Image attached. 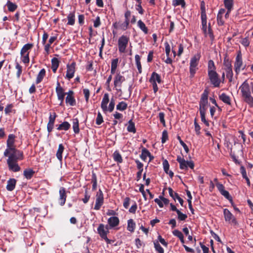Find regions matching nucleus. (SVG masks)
<instances>
[{"mask_svg": "<svg viewBox=\"0 0 253 253\" xmlns=\"http://www.w3.org/2000/svg\"><path fill=\"white\" fill-rule=\"evenodd\" d=\"M109 101V94L106 93L104 94L101 103V108L102 109L104 113H106L107 111L112 112L115 107V101L113 97H112L108 107H107V104Z\"/></svg>", "mask_w": 253, "mask_h": 253, "instance_id": "obj_3", "label": "nucleus"}, {"mask_svg": "<svg viewBox=\"0 0 253 253\" xmlns=\"http://www.w3.org/2000/svg\"><path fill=\"white\" fill-rule=\"evenodd\" d=\"M103 122L102 116L100 112L97 113V118L96 119V124L98 125H101Z\"/></svg>", "mask_w": 253, "mask_h": 253, "instance_id": "obj_54", "label": "nucleus"}, {"mask_svg": "<svg viewBox=\"0 0 253 253\" xmlns=\"http://www.w3.org/2000/svg\"><path fill=\"white\" fill-rule=\"evenodd\" d=\"M33 47L32 43H27L22 48L20 51V55L22 61L24 63H28L30 61L29 51Z\"/></svg>", "mask_w": 253, "mask_h": 253, "instance_id": "obj_5", "label": "nucleus"}, {"mask_svg": "<svg viewBox=\"0 0 253 253\" xmlns=\"http://www.w3.org/2000/svg\"><path fill=\"white\" fill-rule=\"evenodd\" d=\"M127 130L128 132L135 133L136 129L135 127V124L132 122V120H130L128 122V126H127Z\"/></svg>", "mask_w": 253, "mask_h": 253, "instance_id": "obj_32", "label": "nucleus"}, {"mask_svg": "<svg viewBox=\"0 0 253 253\" xmlns=\"http://www.w3.org/2000/svg\"><path fill=\"white\" fill-rule=\"evenodd\" d=\"M64 150V147L63 145L62 144H59L56 155L57 159L60 161H61L62 160V153H63Z\"/></svg>", "mask_w": 253, "mask_h": 253, "instance_id": "obj_29", "label": "nucleus"}, {"mask_svg": "<svg viewBox=\"0 0 253 253\" xmlns=\"http://www.w3.org/2000/svg\"><path fill=\"white\" fill-rule=\"evenodd\" d=\"M75 14L74 13H70L68 16V24L70 25H73L75 24Z\"/></svg>", "mask_w": 253, "mask_h": 253, "instance_id": "obj_41", "label": "nucleus"}, {"mask_svg": "<svg viewBox=\"0 0 253 253\" xmlns=\"http://www.w3.org/2000/svg\"><path fill=\"white\" fill-rule=\"evenodd\" d=\"M45 75V69H42V70H41V71H40V72L39 73V74L37 77V79H36V83L37 84H39L40 83H41L42 82V80Z\"/></svg>", "mask_w": 253, "mask_h": 253, "instance_id": "obj_30", "label": "nucleus"}, {"mask_svg": "<svg viewBox=\"0 0 253 253\" xmlns=\"http://www.w3.org/2000/svg\"><path fill=\"white\" fill-rule=\"evenodd\" d=\"M185 1L184 0H173L172 1V5L174 6H176L178 5H181L182 7L185 6Z\"/></svg>", "mask_w": 253, "mask_h": 253, "instance_id": "obj_46", "label": "nucleus"}, {"mask_svg": "<svg viewBox=\"0 0 253 253\" xmlns=\"http://www.w3.org/2000/svg\"><path fill=\"white\" fill-rule=\"evenodd\" d=\"M74 92L72 90H69L67 93V96L66 97V103L69 104L70 106H74L76 104V100L73 96Z\"/></svg>", "mask_w": 253, "mask_h": 253, "instance_id": "obj_20", "label": "nucleus"}, {"mask_svg": "<svg viewBox=\"0 0 253 253\" xmlns=\"http://www.w3.org/2000/svg\"><path fill=\"white\" fill-rule=\"evenodd\" d=\"M242 65L243 61L242 58V54L241 52H239L236 57V60L234 63L235 71L237 74H238L240 72Z\"/></svg>", "mask_w": 253, "mask_h": 253, "instance_id": "obj_16", "label": "nucleus"}, {"mask_svg": "<svg viewBox=\"0 0 253 253\" xmlns=\"http://www.w3.org/2000/svg\"><path fill=\"white\" fill-rule=\"evenodd\" d=\"M15 138L14 134H10L8 135L6 141V148L3 153V155L7 157V164L9 170L13 172H18L21 169L18 161L24 159V155L22 151L16 148L14 144Z\"/></svg>", "mask_w": 253, "mask_h": 253, "instance_id": "obj_1", "label": "nucleus"}, {"mask_svg": "<svg viewBox=\"0 0 253 253\" xmlns=\"http://www.w3.org/2000/svg\"><path fill=\"white\" fill-rule=\"evenodd\" d=\"M176 160L179 164V168L181 169L187 170L188 167L191 169H193L194 168V163L193 161H185L180 156L177 157Z\"/></svg>", "mask_w": 253, "mask_h": 253, "instance_id": "obj_6", "label": "nucleus"}, {"mask_svg": "<svg viewBox=\"0 0 253 253\" xmlns=\"http://www.w3.org/2000/svg\"><path fill=\"white\" fill-rule=\"evenodd\" d=\"M95 200V204L94 209L95 210H99L104 203V197L102 191L99 189L97 192Z\"/></svg>", "mask_w": 253, "mask_h": 253, "instance_id": "obj_13", "label": "nucleus"}, {"mask_svg": "<svg viewBox=\"0 0 253 253\" xmlns=\"http://www.w3.org/2000/svg\"><path fill=\"white\" fill-rule=\"evenodd\" d=\"M135 228V223L134 222L133 220L132 219H130L127 221V229L132 232L134 231Z\"/></svg>", "mask_w": 253, "mask_h": 253, "instance_id": "obj_31", "label": "nucleus"}, {"mask_svg": "<svg viewBox=\"0 0 253 253\" xmlns=\"http://www.w3.org/2000/svg\"><path fill=\"white\" fill-rule=\"evenodd\" d=\"M56 117H57V115L55 112H53L52 113H50L49 114V116L48 122H49L50 123L54 124Z\"/></svg>", "mask_w": 253, "mask_h": 253, "instance_id": "obj_51", "label": "nucleus"}, {"mask_svg": "<svg viewBox=\"0 0 253 253\" xmlns=\"http://www.w3.org/2000/svg\"><path fill=\"white\" fill-rule=\"evenodd\" d=\"M135 162L136 164L137 168L139 169V170L143 171V164L142 163H141L138 160H136L135 161Z\"/></svg>", "mask_w": 253, "mask_h": 253, "instance_id": "obj_64", "label": "nucleus"}, {"mask_svg": "<svg viewBox=\"0 0 253 253\" xmlns=\"http://www.w3.org/2000/svg\"><path fill=\"white\" fill-rule=\"evenodd\" d=\"M162 143H165L166 141L168 139V133L166 130H164L162 132Z\"/></svg>", "mask_w": 253, "mask_h": 253, "instance_id": "obj_52", "label": "nucleus"}, {"mask_svg": "<svg viewBox=\"0 0 253 253\" xmlns=\"http://www.w3.org/2000/svg\"><path fill=\"white\" fill-rule=\"evenodd\" d=\"M90 198V195L88 194L87 190H85L84 192V197L83 199V201L84 204L88 202Z\"/></svg>", "mask_w": 253, "mask_h": 253, "instance_id": "obj_61", "label": "nucleus"}, {"mask_svg": "<svg viewBox=\"0 0 253 253\" xmlns=\"http://www.w3.org/2000/svg\"><path fill=\"white\" fill-rule=\"evenodd\" d=\"M227 78H229V81H231L233 75L232 68L225 69Z\"/></svg>", "mask_w": 253, "mask_h": 253, "instance_id": "obj_47", "label": "nucleus"}, {"mask_svg": "<svg viewBox=\"0 0 253 253\" xmlns=\"http://www.w3.org/2000/svg\"><path fill=\"white\" fill-rule=\"evenodd\" d=\"M223 214L225 220L226 222L229 223H232L234 225L237 224L238 222L236 218L228 209H224Z\"/></svg>", "mask_w": 253, "mask_h": 253, "instance_id": "obj_10", "label": "nucleus"}, {"mask_svg": "<svg viewBox=\"0 0 253 253\" xmlns=\"http://www.w3.org/2000/svg\"><path fill=\"white\" fill-rule=\"evenodd\" d=\"M119 219L117 216H112L108 218V223L110 228H114L118 226L119 224Z\"/></svg>", "mask_w": 253, "mask_h": 253, "instance_id": "obj_23", "label": "nucleus"}, {"mask_svg": "<svg viewBox=\"0 0 253 253\" xmlns=\"http://www.w3.org/2000/svg\"><path fill=\"white\" fill-rule=\"evenodd\" d=\"M127 107V104L124 102L122 101L121 102H119L118 105L116 106V109L118 110L123 111L125 110Z\"/></svg>", "mask_w": 253, "mask_h": 253, "instance_id": "obj_40", "label": "nucleus"}, {"mask_svg": "<svg viewBox=\"0 0 253 253\" xmlns=\"http://www.w3.org/2000/svg\"><path fill=\"white\" fill-rule=\"evenodd\" d=\"M59 64V61L57 58L54 57L51 59V69L54 73H56Z\"/></svg>", "mask_w": 253, "mask_h": 253, "instance_id": "obj_28", "label": "nucleus"}, {"mask_svg": "<svg viewBox=\"0 0 253 253\" xmlns=\"http://www.w3.org/2000/svg\"><path fill=\"white\" fill-rule=\"evenodd\" d=\"M225 12V9L221 8L219 9L217 15V22L219 26H222L224 24V14Z\"/></svg>", "mask_w": 253, "mask_h": 253, "instance_id": "obj_19", "label": "nucleus"}, {"mask_svg": "<svg viewBox=\"0 0 253 253\" xmlns=\"http://www.w3.org/2000/svg\"><path fill=\"white\" fill-rule=\"evenodd\" d=\"M178 139L179 140L180 144L182 146L185 152L187 153H188L189 148L188 146L186 145V144L181 139L179 136H178Z\"/></svg>", "mask_w": 253, "mask_h": 253, "instance_id": "obj_57", "label": "nucleus"}, {"mask_svg": "<svg viewBox=\"0 0 253 253\" xmlns=\"http://www.w3.org/2000/svg\"><path fill=\"white\" fill-rule=\"evenodd\" d=\"M97 232L101 238L103 239L106 237L109 233L108 226H105L103 224H100L97 228Z\"/></svg>", "mask_w": 253, "mask_h": 253, "instance_id": "obj_17", "label": "nucleus"}, {"mask_svg": "<svg viewBox=\"0 0 253 253\" xmlns=\"http://www.w3.org/2000/svg\"><path fill=\"white\" fill-rule=\"evenodd\" d=\"M129 40V38L126 36L123 35L119 38L118 40V48L120 52H125Z\"/></svg>", "mask_w": 253, "mask_h": 253, "instance_id": "obj_9", "label": "nucleus"}, {"mask_svg": "<svg viewBox=\"0 0 253 253\" xmlns=\"http://www.w3.org/2000/svg\"><path fill=\"white\" fill-rule=\"evenodd\" d=\"M57 129L58 130H68L71 127V125L68 122H64L62 124L57 126Z\"/></svg>", "mask_w": 253, "mask_h": 253, "instance_id": "obj_26", "label": "nucleus"}, {"mask_svg": "<svg viewBox=\"0 0 253 253\" xmlns=\"http://www.w3.org/2000/svg\"><path fill=\"white\" fill-rule=\"evenodd\" d=\"M163 168L165 172H167V171H168L169 169V164L168 163V161L166 160H164L163 162Z\"/></svg>", "mask_w": 253, "mask_h": 253, "instance_id": "obj_63", "label": "nucleus"}, {"mask_svg": "<svg viewBox=\"0 0 253 253\" xmlns=\"http://www.w3.org/2000/svg\"><path fill=\"white\" fill-rule=\"evenodd\" d=\"M15 68L17 70L16 73L17 78L19 79L22 72V67L18 62H16Z\"/></svg>", "mask_w": 253, "mask_h": 253, "instance_id": "obj_45", "label": "nucleus"}, {"mask_svg": "<svg viewBox=\"0 0 253 253\" xmlns=\"http://www.w3.org/2000/svg\"><path fill=\"white\" fill-rule=\"evenodd\" d=\"M148 157H151V154L149 151L146 148H143L140 155L141 159L143 161H146Z\"/></svg>", "mask_w": 253, "mask_h": 253, "instance_id": "obj_35", "label": "nucleus"}, {"mask_svg": "<svg viewBox=\"0 0 253 253\" xmlns=\"http://www.w3.org/2000/svg\"><path fill=\"white\" fill-rule=\"evenodd\" d=\"M35 172L34 171L31 169H26L23 172V175L27 179H30L33 176Z\"/></svg>", "mask_w": 253, "mask_h": 253, "instance_id": "obj_33", "label": "nucleus"}, {"mask_svg": "<svg viewBox=\"0 0 253 253\" xmlns=\"http://www.w3.org/2000/svg\"><path fill=\"white\" fill-rule=\"evenodd\" d=\"M223 65L225 67V69L232 68V65L231 61L226 58H225L223 61Z\"/></svg>", "mask_w": 253, "mask_h": 253, "instance_id": "obj_50", "label": "nucleus"}, {"mask_svg": "<svg viewBox=\"0 0 253 253\" xmlns=\"http://www.w3.org/2000/svg\"><path fill=\"white\" fill-rule=\"evenodd\" d=\"M130 202V198L128 197H126L124 199L123 206L125 208L127 209L129 205Z\"/></svg>", "mask_w": 253, "mask_h": 253, "instance_id": "obj_62", "label": "nucleus"}, {"mask_svg": "<svg viewBox=\"0 0 253 253\" xmlns=\"http://www.w3.org/2000/svg\"><path fill=\"white\" fill-rule=\"evenodd\" d=\"M137 26L145 34L148 33V28L142 21L139 20L137 22Z\"/></svg>", "mask_w": 253, "mask_h": 253, "instance_id": "obj_36", "label": "nucleus"}, {"mask_svg": "<svg viewBox=\"0 0 253 253\" xmlns=\"http://www.w3.org/2000/svg\"><path fill=\"white\" fill-rule=\"evenodd\" d=\"M208 76L211 84L214 87L219 86L220 80L218 77V75L216 72V71L208 73Z\"/></svg>", "mask_w": 253, "mask_h": 253, "instance_id": "obj_11", "label": "nucleus"}, {"mask_svg": "<svg viewBox=\"0 0 253 253\" xmlns=\"http://www.w3.org/2000/svg\"><path fill=\"white\" fill-rule=\"evenodd\" d=\"M219 98L224 103L230 105L231 104V99L230 97L225 93H222L219 95Z\"/></svg>", "mask_w": 253, "mask_h": 253, "instance_id": "obj_24", "label": "nucleus"}, {"mask_svg": "<svg viewBox=\"0 0 253 253\" xmlns=\"http://www.w3.org/2000/svg\"><path fill=\"white\" fill-rule=\"evenodd\" d=\"M169 193L171 197L173 198V199L175 201L176 199L178 201L181 206H183L184 201L182 198H181L178 194L175 192H174L171 188L169 187L168 188Z\"/></svg>", "mask_w": 253, "mask_h": 253, "instance_id": "obj_22", "label": "nucleus"}, {"mask_svg": "<svg viewBox=\"0 0 253 253\" xmlns=\"http://www.w3.org/2000/svg\"><path fill=\"white\" fill-rule=\"evenodd\" d=\"M83 93L84 95V97L85 98V100L86 102L88 101L89 95H90V92L89 89L87 88H84L83 89Z\"/></svg>", "mask_w": 253, "mask_h": 253, "instance_id": "obj_59", "label": "nucleus"}, {"mask_svg": "<svg viewBox=\"0 0 253 253\" xmlns=\"http://www.w3.org/2000/svg\"><path fill=\"white\" fill-rule=\"evenodd\" d=\"M56 92L57 93L58 99L60 101L59 105L62 106L64 99L65 95L66 93L64 92L63 88L60 86L58 82H57V83Z\"/></svg>", "mask_w": 253, "mask_h": 253, "instance_id": "obj_14", "label": "nucleus"}, {"mask_svg": "<svg viewBox=\"0 0 253 253\" xmlns=\"http://www.w3.org/2000/svg\"><path fill=\"white\" fill-rule=\"evenodd\" d=\"M59 203L60 206H63L65 203L67 197L65 188L61 187L59 189Z\"/></svg>", "mask_w": 253, "mask_h": 253, "instance_id": "obj_18", "label": "nucleus"}, {"mask_svg": "<svg viewBox=\"0 0 253 253\" xmlns=\"http://www.w3.org/2000/svg\"><path fill=\"white\" fill-rule=\"evenodd\" d=\"M177 214V217L179 220L183 221L187 218V215L186 214L182 213L179 210L176 212Z\"/></svg>", "mask_w": 253, "mask_h": 253, "instance_id": "obj_49", "label": "nucleus"}, {"mask_svg": "<svg viewBox=\"0 0 253 253\" xmlns=\"http://www.w3.org/2000/svg\"><path fill=\"white\" fill-rule=\"evenodd\" d=\"M215 67L214 62L212 60H210L208 62V73L215 72Z\"/></svg>", "mask_w": 253, "mask_h": 253, "instance_id": "obj_43", "label": "nucleus"}, {"mask_svg": "<svg viewBox=\"0 0 253 253\" xmlns=\"http://www.w3.org/2000/svg\"><path fill=\"white\" fill-rule=\"evenodd\" d=\"M202 30L206 36H209L211 40L213 39V35L212 33L210 23L209 24L208 29L207 30V16L204 14L202 15Z\"/></svg>", "mask_w": 253, "mask_h": 253, "instance_id": "obj_7", "label": "nucleus"}, {"mask_svg": "<svg viewBox=\"0 0 253 253\" xmlns=\"http://www.w3.org/2000/svg\"><path fill=\"white\" fill-rule=\"evenodd\" d=\"M149 81H154L156 83L160 84L162 83V80L160 75L154 72L152 73Z\"/></svg>", "mask_w": 253, "mask_h": 253, "instance_id": "obj_27", "label": "nucleus"}, {"mask_svg": "<svg viewBox=\"0 0 253 253\" xmlns=\"http://www.w3.org/2000/svg\"><path fill=\"white\" fill-rule=\"evenodd\" d=\"M135 60L137 66V68L138 69L139 73H141L142 72V68L140 62V57L139 55H135Z\"/></svg>", "mask_w": 253, "mask_h": 253, "instance_id": "obj_38", "label": "nucleus"}, {"mask_svg": "<svg viewBox=\"0 0 253 253\" xmlns=\"http://www.w3.org/2000/svg\"><path fill=\"white\" fill-rule=\"evenodd\" d=\"M166 54L167 55V59L164 60L165 62L167 64H171L172 62V59L170 55V46L168 42L165 43Z\"/></svg>", "mask_w": 253, "mask_h": 253, "instance_id": "obj_21", "label": "nucleus"}, {"mask_svg": "<svg viewBox=\"0 0 253 253\" xmlns=\"http://www.w3.org/2000/svg\"><path fill=\"white\" fill-rule=\"evenodd\" d=\"M113 158L115 161L121 163L123 162V159L121 155L118 151H115L113 154Z\"/></svg>", "mask_w": 253, "mask_h": 253, "instance_id": "obj_42", "label": "nucleus"}, {"mask_svg": "<svg viewBox=\"0 0 253 253\" xmlns=\"http://www.w3.org/2000/svg\"><path fill=\"white\" fill-rule=\"evenodd\" d=\"M208 102H200L199 111L201 118V121L207 126H209V122L206 119V112L208 108Z\"/></svg>", "mask_w": 253, "mask_h": 253, "instance_id": "obj_8", "label": "nucleus"}, {"mask_svg": "<svg viewBox=\"0 0 253 253\" xmlns=\"http://www.w3.org/2000/svg\"><path fill=\"white\" fill-rule=\"evenodd\" d=\"M201 57V54L199 53H197L193 56L190 59L189 71L190 77L193 78L198 69V65Z\"/></svg>", "mask_w": 253, "mask_h": 253, "instance_id": "obj_4", "label": "nucleus"}, {"mask_svg": "<svg viewBox=\"0 0 253 253\" xmlns=\"http://www.w3.org/2000/svg\"><path fill=\"white\" fill-rule=\"evenodd\" d=\"M13 105L12 104H8L4 109V112L6 114H8L11 112Z\"/></svg>", "mask_w": 253, "mask_h": 253, "instance_id": "obj_60", "label": "nucleus"}, {"mask_svg": "<svg viewBox=\"0 0 253 253\" xmlns=\"http://www.w3.org/2000/svg\"><path fill=\"white\" fill-rule=\"evenodd\" d=\"M73 128L75 133H78L79 132V120L77 118L73 120Z\"/></svg>", "mask_w": 253, "mask_h": 253, "instance_id": "obj_39", "label": "nucleus"}, {"mask_svg": "<svg viewBox=\"0 0 253 253\" xmlns=\"http://www.w3.org/2000/svg\"><path fill=\"white\" fill-rule=\"evenodd\" d=\"M76 63L73 62L71 64L67 65V73L66 78L68 80H70L74 76L75 72Z\"/></svg>", "mask_w": 253, "mask_h": 253, "instance_id": "obj_15", "label": "nucleus"}, {"mask_svg": "<svg viewBox=\"0 0 253 253\" xmlns=\"http://www.w3.org/2000/svg\"><path fill=\"white\" fill-rule=\"evenodd\" d=\"M125 80V77L121 75L120 74H117L115 77L114 84L118 92H122L121 88L122 84Z\"/></svg>", "mask_w": 253, "mask_h": 253, "instance_id": "obj_12", "label": "nucleus"}, {"mask_svg": "<svg viewBox=\"0 0 253 253\" xmlns=\"http://www.w3.org/2000/svg\"><path fill=\"white\" fill-rule=\"evenodd\" d=\"M172 234L174 236L178 237L179 240L184 238L183 234L179 230L175 229L172 231Z\"/></svg>", "mask_w": 253, "mask_h": 253, "instance_id": "obj_53", "label": "nucleus"}, {"mask_svg": "<svg viewBox=\"0 0 253 253\" xmlns=\"http://www.w3.org/2000/svg\"><path fill=\"white\" fill-rule=\"evenodd\" d=\"M208 91L207 90H205L202 94L200 102H208Z\"/></svg>", "mask_w": 253, "mask_h": 253, "instance_id": "obj_48", "label": "nucleus"}, {"mask_svg": "<svg viewBox=\"0 0 253 253\" xmlns=\"http://www.w3.org/2000/svg\"><path fill=\"white\" fill-rule=\"evenodd\" d=\"M154 245L155 250L159 253H164V250L163 249V248L160 246V245L158 243V241H154Z\"/></svg>", "mask_w": 253, "mask_h": 253, "instance_id": "obj_44", "label": "nucleus"}, {"mask_svg": "<svg viewBox=\"0 0 253 253\" xmlns=\"http://www.w3.org/2000/svg\"><path fill=\"white\" fill-rule=\"evenodd\" d=\"M224 4L228 11H231L233 7V0H224Z\"/></svg>", "mask_w": 253, "mask_h": 253, "instance_id": "obj_37", "label": "nucleus"}, {"mask_svg": "<svg viewBox=\"0 0 253 253\" xmlns=\"http://www.w3.org/2000/svg\"><path fill=\"white\" fill-rule=\"evenodd\" d=\"M16 183V180L15 179H9L7 182L6 189L9 191L13 190L15 187Z\"/></svg>", "mask_w": 253, "mask_h": 253, "instance_id": "obj_25", "label": "nucleus"}, {"mask_svg": "<svg viewBox=\"0 0 253 253\" xmlns=\"http://www.w3.org/2000/svg\"><path fill=\"white\" fill-rule=\"evenodd\" d=\"M129 23V22L125 20L124 22L120 25V28L124 31L126 30L128 28Z\"/></svg>", "mask_w": 253, "mask_h": 253, "instance_id": "obj_56", "label": "nucleus"}, {"mask_svg": "<svg viewBox=\"0 0 253 253\" xmlns=\"http://www.w3.org/2000/svg\"><path fill=\"white\" fill-rule=\"evenodd\" d=\"M6 6H7V7L8 8V10L10 12H13L17 8V5L15 3L10 1L9 0L7 1V3L6 4Z\"/></svg>", "mask_w": 253, "mask_h": 253, "instance_id": "obj_34", "label": "nucleus"}, {"mask_svg": "<svg viewBox=\"0 0 253 253\" xmlns=\"http://www.w3.org/2000/svg\"><path fill=\"white\" fill-rule=\"evenodd\" d=\"M239 89L241 91V97L243 100L247 103L249 106L253 108V81L249 84L247 81H245L240 86Z\"/></svg>", "mask_w": 253, "mask_h": 253, "instance_id": "obj_2", "label": "nucleus"}, {"mask_svg": "<svg viewBox=\"0 0 253 253\" xmlns=\"http://www.w3.org/2000/svg\"><path fill=\"white\" fill-rule=\"evenodd\" d=\"M220 193L222 196H223L227 199H228L229 200H232V198H231V196L230 195L229 193L227 191L225 190V189H224L223 191H221V192H220Z\"/></svg>", "mask_w": 253, "mask_h": 253, "instance_id": "obj_55", "label": "nucleus"}, {"mask_svg": "<svg viewBox=\"0 0 253 253\" xmlns=\"http://www.w3.org/2000/svg\"><path fill=\"white\" fill-rule=\"evenodd\" d=\"M159 117L160 122L164 126H166L165 120V114L163 112H160L159 114Z\"/></svg>", "mask_w": 253, "mask_h": 253, "instance_id": "obj_58", "label": "nucleus"}]
</instances>
